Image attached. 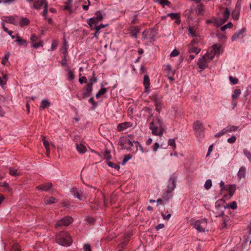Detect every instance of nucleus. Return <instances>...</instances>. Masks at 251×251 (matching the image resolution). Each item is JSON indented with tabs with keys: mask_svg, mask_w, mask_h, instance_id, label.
<instances>
[{
	"mask_svg": "<svg viewBox=\"0 0 251 251\" xmlns=\"http://www.w3.org/2000/svg\"><path fill=\"white\" fill-rule=\"evenodd\" d=\"M139 31L140 29L138 27H134L133 29L130 32V35L131 37L137 38V34L139 32Z\"/></svg>",
	"mask_w": 251,
	"mask_h": 251,
	"instance_id": "nucleus-31",
	"label": "nucleus"
},
{
	"mask_svg": "<svg viewBox=\"0 0 251 251\" xmlns=\"http://www.w3.org/2000/svg\"><path fill=\"white\" fill-rule=\"evenodd\" d=\"M66 70L68 72L67 76L68 77V78L70 80H73L75 78V75L73 72L68 67L67 69H66Z\"/></svg>",
	"mask_w": 251,
	"mask_h": 251,
	"instance_id": "nucleus-35",
	"label": "nucleus"
},
{
	"mask_svg": "<svg viewBox=\"0 0 251 251\" xmlns=\"http://www.w3.org/2000/svg\"><path fill=\"white\" fill-rule=\"evenodd\" d=\"M46 3H47L46 0H36L34 2L33 7L36 9H40L42 6L44 7Z\"/></svg>",
	"mask_w": 251,
	"mask_h": 251,
	"instance_id": "nucleus-13",
	"label": "nucleus"
},
{
	"mask_svg": "<svg viewBox=\"0 0 251 251\" xmlns=\"http://www.w3.org/2000/svg\"><path fill=\"white\" fill-rule=\"evenodd\" d=\"M71 193L75 198L80 201H83L87 198V195L82 190H78L75 187L73 188L71 190Z\"/></svg>",
	"mask_w": 251,
	"mask_h": 251,
	"instance_id": "nucleus-6",
	"label": "nucleus"
},
{
	"mask_svg": "<svg viewBox=\"0 0 251 251\" xmlns=\"http://www.w3.org/2000/svg\"><path fill=\"white\" fill-rule=\"evenodd\" d=\"M142 38L143 39H147L150 40V42H151V40L152 39V37L151 35V31L149 30H145L142 33Z\"/></svg>",
	"mask_w": 251,
	"mask_h": 251,
	"instance_id": "nucleus-24",
	"label": "nucleus"
},
{
	"mask_svg": "<svg viewBox=\"0 0 251 251\" xmlns=\"http://www.w3.org/2000/svg\"><path fill=\"white\" fill-rule=\"evenodd\" d=\"M241 90L240 89H236L234 90L233 94L232 96L233 100H237L241 95Z\"/></svg>",
	"mask_w": 251,
	"mask_h": 251,
	"instance_id": "nucleus-32",
	"label": "nucleus"
},
{
	"mask_svg": "<svg viewBox=\"0 0 251 251\" xmlns=\"http://www.w3.org/2000/svg\"><path fill=\"white\" fill-rule=\"evenodd\" d=\"M44 9L43 10V11L42 12V14L43 15V16L44 17V18L45 19H47V13H48V3H46L45 4V6H44Z\"/></svg>",
	"mask_w": 251,
	"mask_h": 251,
	"instance_id": "nucleus-43",
	"label": "nucleus"
},
{
	"mask_svg": "<svg viewBox=\"0 0 251 251\" xmlns=\"http://www.w3.org/2000/svg\"><path fill=\"white\" fill-rule=\"evenodd\" d=\"M236 139V137L234 135H232L230 138L227 139V142L230 144H232L235 142Z\"/></svg>",
	"mask_w": 251,
	"mask_h": 251,
	"instance_id": "nucleus-56",
	"label": "nucleus"
},
{
	"mask_svg": "<svg viewBox=\"0 0 251 251\" xmlns=\"http://www.w3.org/2000/svg\"><path fill=\"white\" fill-rule=\"evenodd\" d=\"M220 48V46L215 44L213 46V49L211 51H213V52L215 54L219 53Z\"/></svg>",
	"mask_w": 251,
	"mask_h": 251,
	"instance_id": "nucleus-33",
	"label": "nucleus"
},
{
	"mask_svg": "<svg viewBox=\"0 0 251 251\" xmlns=\"http://www.w3.org/2000/svg\"><path fill=\"white\" fill-rule=\"evenodd\" d=\"M118 145L120 146L122 149L130 150L133 146L132 142L127 137H122L119 139Z\"/></svg>",
	"mask_w": 251,
	"mask_h": 251,
	"instance_id": "nucleus-3",
	"label": "nucleus"
},
{
	"mask_svg": "<svg viewBox=\"0 0 251 251\" xmlns=\"http://www.w3.org/2000/svg\"><path fill=\"white\" fill-rule=\"evenodd\" d=\"M78 138V136H75L74 138V141L76 142L75 146L77 151L81 154L85 153L87 151V148L83 144L77 143L76 140Z\"/></svg>",
	"mask_w": 251,
	"mask_h": 251,
	"instance_id": "nucleus-11",
	"label": "nucleus"
},
{
	"mask_svg": "<svg viewBox=\"0 0 251 251\" xmlns=\"http://www.w3.org/2000/svg\"><path fill=\"white\" fill-rule=\"evenodd\" d=\"M108 25L107 24H105V25H104V24H100V25H97V26H95L94 27V28L95 29H97V30H100V29L102 28H104V27H105L106 26H107Z\"/></svg>",
	"mask_w": 251,
	"mask_h": 251,
	"instance_id": "nucleus-57",
	"label": "nucleus"
},
{
	"mask_svg": "<svg viewBox=\"0 0 251 251\" xmlns=\"http://www.w3.org/2000/svg\"><path fill=\"white\" fill-rule=\"evenodd\" d=\"M84 251H92L89 244H86L84 246Z\"/></svg>",
	"mask_w": 251,
	"mask_h": 251,
	"instance_id": "nucleus-59",
	"label": "nucleus"
},
{
	"mask_svg": "<svg viewBox=\"0 0 251 251\" xmlns=\"http://www.w3.org/2000/svg\"><path fill=\"white\" fill-rule=\"evenodd\" d=\"M224 129L226 133L231 132L237 131L239 129V126L230 125L224 128Z\"/></svg>",
	"mask_w": 251,
	"mask_h": 251,
	"instance_id": "nucleus-28",
	"label": "nucleus"
},
{
	"mask_svg": "<svg viewBox=\"0 0 251 251\" xmlns=\"http://www.w3.org/2000/svg\"><path fill=\"white\" fill-rule=\"evenodd\" d=\"M229 79L230 81L231 82V83H232L233 84H237L238 82V81H239L238 79L237 78L233 77L231 76H229Z\"/></svg>",
	"mask_w": 251,
	"mask_h": 251,
	"instance_id": "nucleus-49",
	"label": "nucleus"
},
{
	"mask_svg": "<svg viewBox=\"0 0 251 251\" xmlns=\"http://www.w3.org/2000/svg\"><path fill=\"white\" fill-rule=\"evenodd\" d=\"M103 156L105 159H106L107 160H109L111 159V156L110 154V152L108 151H105L104 152Z\"/></svg>",
	"mask_w": 251,
	"mask_h": 251,
	"instance_id": "nucleus-50",
	"label": "nucleus"
},
{
	"mask_svg": "<svg viewBox=\"0 0 251 251\" xmlns=\"http://www.w3.org/2000/svg\"><path fill=\"white\" fill-rule=\"evenodd\" d=\"M107 164L108 165V166L112 167V168H114L115 169H117V170H119L120 169L119 165H118L117 164H115L112 163V162L107 161Z\"/></svg>",
	"mask_w": 251,
	"mask_h": 251,
	"instance_id": "nucleus-41",
	"label": "nucleus"
},
{
	"mask_svg": "<svg viewBox=\"0 0 251 251\" xmlns=\"http://www.w3.org/2000/svg\"><path fill=\"white\" fill-rule=\"evenodd\" d=\"M50 105V102L48 100L44 99L42 100L41 105L40 106V109L42 110L45 108H48Z\"/></svg>",
	"mask_w": 251,
	"mask_h": 251,
	"instance_id": "nucleus-29",
	"label": "nucleus"
},
{
	"mask_svg": "<svg viewBox=\"0 0 251 251\" xmlns=\"http://www.w3.org/2000/svg\"><path fill=\"white\" fill-rule=\"evenodd\" d=\"M46 138L45 136L42 137V140H43V145L45 146V147L46 148V150H48V148H50L49 143V142L48 141L46 140Z\"/></svg>",
	"mask_w": 251,
	"mask_h": 251,
	"instance_id": "nucleus-47",
	"label": "nucleus"
},
{
	"mask_svg": "<svg viewBox=\"0 0 251 251\" xmlns=\"http://www.w3.org/2000/svg\"><path fill=\"white\" fill-rule=\"evenodd\" d=\"M204 188L206 190L209 189L212 186V181L211 179H207L204 184Z\"/></svg>",
	"mask_w": 251,
	"mask_h": 251,
	"instance_id": "nucleus-40",
	"label": "nucleus"
},
{
	"mask_svg": "<svg viewBox=\"0 0 251 251\" xmlns=\"http://www.w3.org/2000/svg\"><path fill=\"white\" fill-rule=\"evenodd\" d=\"M194 126L195 129L200 132H203L204 130L202 124L199 121H197L194 123Z\"/></svg>",
	"mask_w": 251,
	"mask_h": 251,
	"instance_id": "nucleus-20",
	"label": "nucleus"
},
{
	"mask_svg": "<svg viewBox=\"0 0 251 251\" xmlns=\"http://www.w3.org/2000/svg\"><path fill=\"white\" fill-rule=\"evenodd\" d=\"M73 221V219L71 217L66 216L58 221L55 225V227L56 228H57L63 226H68L71 224Z\"/></svg>",
	"mask_w": 251,
	"mask_h": 251,
	"instance_id": "nucleus-5",
	"label": "nucleus"
},
{
	"mask_svg": "<svg viewBox=\"0 0 251 251\" xmlns=\"http://www.w3.org/2000/svg\"><path fill=\"white\" fill-rule=\"evenodd\" d=\"M246 173V168L245 167L242 166L239 169V170L238 172L237 176L238 177L241 179L242 178H244L245 177Z\"/></svg>",
	"mask_w": 251,
	"mask_h": 251,
	"instance_id": "nucleus-25",
	"label": "nucleus"
},
{
	"mask_svg": "<svg viewBox=\"0 0 251 251\" xmlns=\"http://www.w3.org/2000/svg\"><path fill=\"white\" fill-rule=\"evenodd\" d=\"M73 0H67L66 2H65V6L64 7V9L67 10H70L71 9V3L72 2Z\"/></svg>",
	"mask_w": 251,
	"mask_h": 251,
	"instance_id": "nucleus-34",
	"label": "nucleus"
},
{
	"mask_svg": "<svg viewBox=\"0 0 251 251\" xmlns=\"http://www.w3.org/2000/svg\"><path fill=\"white\" fill-rule=\"evenodd\" d=\"M10 53L9 52H6L4 57L2 59L1 63L3 65H5L6 63L8 62V58L9 57Z\"/></svg>",
	"mask_w": 251,
	"mask_h": 251,
	"instance_id": "nucleus-39",
	"label": "nucleus"
},
{
	"mask_svg": "<svg viewBox=\"0 0 251 251\" xmlns=\"http://www.w3.org/2000/svg\"><path fill=\"white\" fill-rule=\"evenodd\" d=\"M246 29L245 28H242L238 32L235 33L232 36V38H231L232 41H234L237 39L244 38L245 36L244 33L246 32Z\"/></svg>",
	"mask_w": 251,
	"mask_h": 251,
	"instance_id": "nucleus-12",
	"label": "nucleus"
},
{
	"mask_svg": "<svg viewBox=\"0 0 251 251\" xmlns=\"http://www.w3.org/2000/svg\"><path fill=\"white\" fill-rule=\"evenodd\" d=\"M0 186V187H4V188H5L7 190L9 189V185H8V183H7L6 182H1V185Z\"/></svg>",
	"mask_w": 251,
	"mask_h": 251,
	"instance_id": "nucleus-64",
	"label": "nucleus"
},
{
	"mask_svg": "<svg viewBox=\"0 0 251 251\" xmlns=\"http://www.w3.org/2000/svg\"><path fill=\"white\" fill-rule=\"evenodd\" d=\"M243 152L245 155L247 157L249 161L251 163V152L248 151L247 149H244Z\"/></svg>",
	"mask_w": 251,
	"mask_h": 251,
	"instance_id": "nucleus-42",
	"label": "nucleus"
},
{
	"mask_svg": "<svg viewBox=\"0 0 251 251\" xmlns=\"http://www.w3.org/2000/svg\"><path fill=\"white\" fill-rule=\"evenodd\" d=\"M167 17L171 18L172 20H176V23L179 24L180 23V15L178 13H169L167 15Z\"/></svg>",
	"mask_w": 251,
	"mask_h": 251,
	"instance_id": "nucleus-21",
	"label": "nucleus"
},
{
	"mask_svg": "<svg viewBox=\"0 0 251 251\" xmlns=\"http://www.w3.org/2000/svg\"><path fill=\"white\" fill-rule=\"evenodd\" d=\"M172 193H169V195L167 194V191L165 193H164V194L163 195V199L164 200H167L168 199H169L171 197H172V194H171Z\"/></svg>",
	"mask_w": 251,
	"mask_h": 251,
	"instance_id": "nucleus-55",
	"label": "nucleus"
},
{
	"mask_svg": "<svg viewBox=\"0 0 251 251\" xmlns=\"http://www.w3.org/2000/svg\"><path fill=\"white\" fill-rule=\"evenodd\" d=\"M236 190V185L235 184H230L226 186V190L229 192V198L232 197Z\"/></svg>",
	"mask_w": 251,
	"mask_h": 251,
	"instance_id": "nucleus-18",
	"label": "nucleus"
},
{
	"mask_svg": "<svg viewBox=\"0 0 251 251\" xmlns=\"http://www.w3.org/2000/svg\"><path fill=\"white\" fill-rule=\"evenodd\" d=\"M229 14H230V11H229V10L227 8H226L225 9V10L224 14H223V16H224L223 18H224V19H225V21H227V20L229 18Z\"/></svg>",
	"mask_w": 251,
	"mask_h": 251,
	"instance_id": "nucleus-38",
	"label": "nucleus"
},
{
	"mask_svg": "<svg viewBox=\"0 0 251 251\" xmlns=\"http://www.w3.org/2000/svg\"><path fill=\"white\" fill-rule=\"evenodd\" d=\"M56 242L63 246H69L72 243L71 236L66 232H61L56 237Z\"/></svg>",
	"mask_w": 251,
	"mask_h": 251,
	"instance_id": "nucleus-1",
	"label": "nucleus"
},
{
	"mask_svg": "<svg viewBox=\"0 0 251 251\" xmlns=\"http://www.w3.org/2000/svg\"><path fill=\"white\" fill-rule=\"evenodd\" d=\"M149 128L151 130L152 134L155 136H161L163 135L164 131L163 127H160L159 128L157 126H150Z\"/></svg>",
	"mask_w": 251,
	"mask_h": 251,
	"instance_id": "nucleus-7",
	"label": "nucleus"
},
{
	"mask_svg": "<svg viewBox=\"0 0 251 251\" xmlns=\"http://www.w3.org/2000/svg\"><path fill=\"white\" fill-rule=\"evenodd\" d=\"M226 21H225V19L224 18H219V19H215L214 23L215 24H216L218 26H220L223 24H224Z\"/></svg>",
	"mask_w": 251,
	"mask_h": 251,
	"instance_id": "nucleus-37",
	"label": "nucleus"
},
{
	"mask_svg": "<svg viewBox=\"0 0 251 251\" xmlns=\"http://www.w3.org/2000/svg\"><path fill=\"white\" fill-rule=\"evenodd\" d=\"M17 44L19 46L26 47L27 45V43L26 40L23 39L20 36L17 35Z\"/></svg>",
	"mask_w": 251,
	"mask_h": 251,
	"instance_id": "nucleus-27",
	"label": "nucleus"
},
{
	"mask_svg": "<svg viewBox=\"0 0 251 251\" xmlns=\"http://www.w3.org/2000/svg\"><path fill=\"white\" fill-rule=\"evenodd\" d=\"M95 15V17L89 19L87 22V24L91 27V29H93V25L97 24L103 19V15L100 11L96 12Z\"/></svg>",
	"mask_w": 251,
	"mask_h": 251,
	"instance_id": "nucleus-4",
	"label": "nucleus"
},
{
	"mask_svg": "<svg viewBox=\"0 0 251 251\" xmlns=\"http://www.w3.org/2000/svg\"><path fill=\"white\" fill-rule=\"evenodd\" d=\"M229 208L232 209H236L237 208V205L235 201H232L228 204Z\"/></svg>",
	"mask_w": 251,
	"mask_h": 251,
	"instance_id": "nucleus-51",
	"label": "nucleus"
},
{
	"mask_svg": "<svg viewBox=\"0 0 251 251\" xmlns=\"http://www.w3.org/2000/svg\"><path fill=\"white\" fill-rule=\"evenodd\" d=\"M19 25L21 26H24L25 25H28L30 23V21L28 19L25 17H21L19 20Z\"/></svg>",
	"mask_w": 251,
	"mask_h": 251,
	"instance_id": "nucleus-22",
	"label": "nucleus"
},
{
	"mask_svg": "<svg viewBox=\"0 0 251 251\" xmlns=\"http://www.w3.org/2000/svg\"><path fill=\"white\" fill-rule=\"evenodd\" d=\"M92 89V84H87L84 88L85 92L83 94V98L89 97L91 94Z\"/></svg>",
	"mask_w": 251,
	"mask_h": 251,
	"instance_id": "nucleus-15",
	"label": "nucleus"
},
{
	"mask_svg": "<svg viewBox=\"0 0 251 251\" xmlns=\"http://www.w3.org/2000/svg\"><path fill=\"white\" fill-rule=\"evenodd\" d=\"M198 12L199 14H201L203 11V5L200 4L197 7Z\"/></svg>",
	"mask_w": 251,
	"mask_h": 251,
	"instance_id": "nucleus-53",
	"label": "nucleus"
},
{
	"mask_svg": "<svg viewBox=\"0 0 251 251\" xmlns=\"http://www.w3.org/2000/svg\"><path fill=\"white\" fill-rule=\"evenodd\" d=\"M176 178L172 177L170 178L168 182V185L167 189L168 195H170L169 193H172L176 187Z\"/></svg>",
	"mask_w": 251,
	"mask_h": 251,
	"instance_id": "nucleus-10",
	"label": "nucleus"
},
{
	"mask_svg": "<svg viewBox=\"0 0 251 251\" xmlns=\"http://www.w3.org/2000/svg\"><path fill=\"white\" fill-rule=\"evenodd\" d=\"M133 126V124L129 122H125L119 124L117 127V129L118 131L121 132L125 130L126 129L132 127Z\"/></svg>",
	"mask_w": 251,
	"mask_h": 251,
	"instance_id": "nucleus-8",
	"label": "nucleus"
},
{
	"mask_svg": "<svg viewBox=\"0 0 251 251\" xmlns=\"http://www.w3.org/2000/svg\"><path fill=\"white\" fill-rule=\"evenodd\" d=\"M150 126H153L159 128L160 127H163V123L159 118H155L150 124Z\"/></svg>",
	"mask_w": 251,
	"mask_h": 251,
	"instance_id": "nucleus-14",
	"label": "nucleus"
},
{
	"mask_svg": "<svg viewBox=\"0 0 251 251\" xmlns=\"http://www.w3.org/2000/svg\"><path fill=\"white\" fill-rule=\"evenodd\" d=\"M56 202L55 198L51 197L49 198H46L44 200V202L46 204H50L54 203Z\"/></svg>",
	"mask_w": 251,
	"mask_h": 251,
	"instance_id": "nucleus-30",
	"label": "nucleus"
},
{
	"mask_svg": "<svg viewBox=\"0 0 251 251\" xmlns=\"http://www.w3.org/2000/svg\"><path fill=\"white\" fill-rule=\"evenodd\" d=\"M2 20L4 22L12 24L13 25H15L16 22L15 18L12 16L3 17L2 18Z\"/></svg>",
	"mask_w": 251,
	"mask_h": 251,
	"instance_id": "nucleus-26",
	"label": "nucleus"
},
{
	"mask_svg": "<svg viewBox=\"0 0 251 251\" xmlns=\"http://www.w3.org/2000/svg\"><path fill=\"white\" fill-rule=\"evenodd\" d=\"M52 185L50 182L37 186L36 189L38 190L47 191L52 187Z\"/></svg>",
	"mask_w": 251,
	"mask_h": 251,
	"instance_id": "nucleus-16",
	"label": "nucleus"
},
{
	"mask_svg": "<svg viewBox=\"0 0 251 251\" xmlns=\"http://www.w3.org/2000/svg\"><path fill=\"white\" fill-rule=\"evenodd\" d=\"M89 80L90 83H89L88 84H92V86L93 85V83L97 81V78L95 76L94 72L93 73V76L89 79Z\"/></svg>",
	"mask_w": 251,
	"mask_h": 251,
	"instance_id": "nucleus-48",
	"label": "nucleus"
},
{
	"mask_svg": "<svg viewBox=\"0 0 251 251\" xmlns=\"http://www.w3.org/2000/svg\"><path fill=\"white\" fill-rule=\"evenodd\" d=\"M189 34H190L192 36L194 37L196 36L195 31H194L193 30V28L192 27H189Z\"/></svg>",
	"mask_w": 251,
	"mask_h": 251,
	"instance_id": "nucleus-63",
	"label": "nucleus"
},
{
	"mask_svg": "<svg viewBox=\"0 0 251 251\" xmlns=\"http://www.w3.org/2000/svg\"><path fill=\"white\" fill-rule=\"evenodd\" d=\"M9 174L12 176H16V170L13 168H9Z\"/></svg>",
	"mask_w": 251,
	"mask_h": 251,
	"instance_id": "nucleus-60",
	"label": "nucleus"
},
{
	"mask_svg": "<svg viewBox=\"0 0 251 251\" xmlns=\"http://www.w3.org/2000/svg\"><path fill=\"white\" fill-rule=\"evenodd\" d=\"M132 155L130 154H127L125 156L124 158L122 161V164L125 165L126 162L131 158Z\"/></svg>",
	"mask_w": 251,
	"mask_h": 251,
	"instance_id": "nucleus-46",
	"label": "nucleus"
},
{
	"mask_svg": "<svg viewBox=\"0 0 251 251\" xmlns=\"http://www.w3.org/2000/svg\"><path fill=\"white\" fill-rule=\"evenodd\" d=\"M159 3L164 6L170 4V2L168 0H161L159 1Z\"/></svg>",
	"mask_w": 251,
	"mask_h": 251,
	"instance_id": "nucleus-58",
	"label": "nucleus"
},
{
	"mask_svg": "<svg viewBox=\"0 0 251 251\" xmlns=\"http://www.w3.org/2000/svg\"><path fill=\"white\" fill-rule=\"evenodd\" d=\"M201 51V49L198 48L196 46L192 45H189L188 52L189 53H195L198 54Z\"/></svg>",
	"mask_w": 251,
	"mask_h": 251,
	"instance_id": "nucleus-23",
	"label": "nucleus"
},
{
	"mask_svg": "<svg viewBox=\"0 0 251 251\" xmlns=\"http://www.w3.org/2000/svg\"><path fill=\"white\" fill-rule=\"evenodd\" d=\"M32 46L34 48L43 46V42L35 35L33 34L30 38Z\"/></svg>",
	"mask_w": 251,
	"mask_h": 251,
	"instance_id": "nucleus-9",
	"label": "nucleus"
},
{
	"mask_svg": "<svg viewBox=\"0 0 251 251\" xmlns=\"http://www.w3.org/2000/svg\"><path fill=\"white\" fill-rule=\"evenodd\" d=\"M179 51L178 50H177L176 49H175L171 53L170 56L171 57L177 56H178L179 55Z\"/></svg>",
	"mask_w": 251,
	"mask_h": 251,
	"instance_id": "nucleus-52",
	"label": "nucleus"
},
{
	"mask_svg": "<svg viewBox=\"0 0 251 251\" xmlns=\"http://www.w3.org/2000/svg\"><path fill=\"white\" fill-rule=\"evenodd\" d=\"M215 55L216 54L213 52V51H211L210 52L206 53L204 56H205V58H206V57H207L210 60H211L213 59V58H214V57Z\"/></svg>",
	"mask_w": 251,
	"mask_h": 251,
	"instance_id": "nucleus-44",
	"label": "nucleus"
},
{
	"mask_svg": "<svg viewBox=\"0 0 251 251\" xmlns=\"http://www.w3.org/2000/svg\"><path fill=\"white\" fill-rule=\"evenodd\" d=\"M162 216V217H163V219L164 220H168L171 216V214H169L168 213L167 215H166L164 213H162L161 214Z\"/></svg>",
	"mask_w": 251,
	"mask_h": 251,
	"instance_id": "nucleus-61",
	"label": "nucleus"
},
{
	"mask_svg": "<svg viewBox=\"0 0 251 251\" xmlns=\"http://www.w3.org/2000/svg\"><path fill=\"white\" fill-rule=\"evenodd\" d=\"M144 85L146 92H148L150 87V80L148 75H145L144 77Z\"/></svg>",
	"mask_w": 251,
	"mask_h": 251,
	"instance_id": "nucleus-19",
	"label": "nucleus"
},
{
	"mask_svg": "<svg viewBox=\"0 0 251 251\" xmlns=\"http://www.w3.org/2000/svg\"><path fill=\"white\" fill-rule=\"evenodd\" d=\"M85 220L87 221L88 223L89 224H92L94 223L95 219L92 217H86Z\"/></svg>",
	"mask_w": 251,
	"mask_h": 251,
	"instance_id": "nucleus-62",
	"label": "nucleus"
},
{
	"mask_svg": "<svg viewBox=\"0 0 251 251\" xmlns=\"http://www.w3.org/2000/svg\"><path fill=\"white\" fill-rule=\"evenodd\" d=\"M168 145L172 146L174 149H175L176 148L175 139H170L168 140Z\"/></svg>",
	"mask_w": 251,
	"mask_h": 251,
	"instance_id": "nucleus-45",
	"label": "nucleus"
},
{
	"mask_svg": "<svg viewBox=\"0 0 251 251\" xmlns=\"http://www.w3.org/2000/svg\"><path fill=\"white\" fill-rule=\"evenodd\" d=\"M198 65L199 68L201 70H204L207 67V66L206 64L205 56H203L201 58L199 59Z\"/></svg>",
	"mask_w": 251,
	"mask_h": 251,
	"instance_id": "nucleus-17",
	"label": "nucleus"
},
{
	"mask_svg": "<svg viewBox=\"0 0 251 251\" xmlns=\"http://www.w3.org/2000/svg\"><path fill=\"white\" fill-rule=\"evenodd\" d=\"M233 27V24L231 22H229L227 24L221 27V30L222 31H225L227 28H231Z\"/></svg>",
	"mask_w": 251,
	"mask_h": 251,
	"instance_id": "nucleus-36",
	"label": "nucleus"
},
{
	"mask_svg": "<svg viewBox=\"0 0 251 251\" xmlns=\"http://www.w3.org/2000/svg\"><path fill=\"white\" fill-rule=\"evenodd\" d=\"M193 227L199 232H204L207 225V220L203 219L196 221L193 224Z\"/></svg>",
	"mask_w": 251,
	"mask_h": 251,
	"instance_id": "nucleus-2",
	"label": "nucleus"
},
{
	"mask_svg": "<svg viewBox=\"0 0 251 251\" xmlns=\"http://www.w3.org/2000/svg\"><path fill=\"white\" fill-rule=\"evenodd\" d=\"M226 133V131L225 130V129L224 128L221 131H220L219 133L216 134L215 135V137H219L222 136V135H224Z\"/></svg>",
	"mask_w": 251,
	"mask_h": 251,
	"instance_id": "nucleus-54",
	"label": "nucleus"
}]
</instances>
